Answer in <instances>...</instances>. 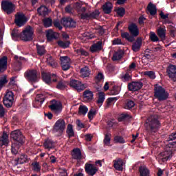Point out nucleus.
I'll use <instances>...</instances> for the list:
<instances>
[{
  "label": "nucleus",
  "mask_w": 176,
  "mask_h": 176,
  "mask_svg": "<svg viewBox=\"0 0 176 176\" xmlns=\"http://www.w3.org/2000/svg\"><path fill=\"white\" fill-rule=\"evenodd\" d=\"M32 35H34V32H32V28L29 26L23 32H20L19 30L14 28L11 32V37L13 41H19L21 39L24 42H30L32 41Z\"/></svg>",
  "instance_id": "f257e3e1"
},
{
  "label": "nucleus",
  "mask_w": 176,
  "mask_h": 176,
  "mask_svg": "<svg viewBox=\"0 0 176 176\" xmlns=\"http://www.w3.org/2000/svg\"><path fill=\"white\" fill-rule=\"evenodd\" d=\"M128 30L129 33L127 32H124L121 33V37L122 39H126L128 42L133 43L135 41V38L140 35V30L138 29V25H137L135 23H131L128 26Z\"/></svg>",
  "instance_id": "f03ea898"
},
{
  "label": "nucleus",
  "mask_w": 176,
  "mask_h": 176,
  "mask_svg": "<svg viewBox=\"0 0 176 176\" xmlns=\"http://www.w3.org/2000/svg\"><path fill=\"white\" fill-rule=\"evenodd\" d=\"M144 126L148 133H156L162 126V124L159 121V116L157 115L151 116L146 121Z\"/></svg>",
  "instance_id": "7ed1b4c3"
},
{
  "label": "nucleus",
  "mask_w": 176,
  "mask_h": 176,
  "mask_svg": "<svg viewBox=\"0 0 176 176\" xmlns=\"http://www.w3.org/2000/svg\"><path fill=\"white\" fill-rule=\"evenodd\" d=\"M168 96H170V94L163 87L159 84L154 85V97L158 100V101H166V100L168 98Z\"/></svg>",
  "instance_id": "20e7f679"
},
{
  "label": "nucleus",
  "mask_w": 176,
  "mask_h": 176,
  "mask_svg": "<svg viewBox=\"0 0 176 176\" xmlns=\"http://www.w3.org/2000/svg\"><path fill=\"white\" fill-rule=\"evenodd\" d=\"M24 78L30 82V83H36L39 82V76L38 75V71L35 69H28L24 73Z\"/></svg>",
  "instance_id": "39448f33"
},
{
  "label": "nucleus",
  "mask_w": 176,
  "mask_h": 176,
  "mask_svg": "<svg viewBox=\"0 0 176 176\" xmlns=\"http://www.w3.org/2000/svg\"><path fill=\"white\" fill-rule=\"evenodd\" d=\"M10 138H12L14 142L24 144L25 142V137L23 135L21 130H14L10 133Z\"/></svg>",
  "instance_id": "423d86ee"
},
{
  "label": "nucleus",
  "mask_w": 176,
  "mask_h": 176,
  "mask_svg": "<svg viewBox=\"0 0 176 176\" xmlns=\"http://www.w3.org/2000/svg\"><path fill=\"white\" fill-rule=\"evenodd\" d=\"M14 101V94L12 91H7L3 98V102L6 108H12Z\"/></svg>",
  "instance_id": "0eeeda50"
},
{
  "label": "nucleus",
  "mask_w": 176,
  "mask_h": 176,
  "mask_svg": "<svg viewBox=\"0 0 176 176\" xmlns=\"http://www.w3.org/2000/svg\"><path fill=\"white\" fill-rule=\"evenodd\" d=\"M42 78L43 82L46 83V85H52V82H57V75L56 74H52L50 72H43Z\"/></svg>",
  "instance_id": "6e6552de"
},
{
  "label": "nucleus",
  "mask_w": 176,
  "mask_h": 176,
  "mask_svg": "<svg viewBox=\"0 0 176 176\" xmlns=\"http://www.w3.org/2000/svg\"><path fill=\"white\" fill-rule=\"evenodd\" d=\"M1 6L2 10L6 12L7 14H12L14 12V4L12 1L3 0L1 1Z\"/></svg>",
  "instance_id": "1a4fd4ad"
},
{
  "label": "nucleus",
  "mask_w": 176,
  "mask_h": 176,
  "mask_svg": "<svg viewBox=\"0 0 176 176\" xmlns=\"http://www.w3.org/2000/svg\"><path fill=\"white\" fill-rule=\"evenodd\" d=\"M64 130H65V121L63 119L58 120L53 126L54 133L63 134V133H64Z\"/></svg>",
  "instance_id": "9d476101"
},
{
  "label": "nucleus",
  "mask_w": 176,
  "mask_h": 176,
  "mask_svg": "<svg viewBox=\"0 0 176 176\" xmlns=\"http://www.w3.org/2000/svg\"><path fill=\"white\" fill-rule=\"evenodd\" d=\"M27 21H28L27 16H25V14L23 13L17 12L16 14H15L14 23L17 27H23Z\"/></svg>",
  "instance_id": "9b49d317"
},
{
  "label": "nucleus",
  "mask_w": 176,
  "mask_h": 176,
  "mask_svg": "<svg viewBox=\"0 0 176 176\" xmlns=\"http://www.w3.org/2000/svg\"><path fill=\"white\" fill-rule=\"evenodd\" d=\"M45 99L46 96H45V94H37L35 100L33 101L34 108H41L42 107V104L45 102Z\"/></svg>",
  "instance_id": "f8f14e48"
},
{
  "label": "nucleus",
  "mask_w": 176,
  "mask_h": 176,
  "mask_svg": "<svg viewBox=\"0 0 176 176\" xmlns=\"http://www.w3.org/2000/svg\"><path fill=\"white\" fill-rule=\"evenodd\" d=\"M48 107L50 109H51V111H53L54 112H61L63 104L60 101L52 100L50 102V105Z\"/></svg>",
  "instance_id": "ddd939ff"
},
{
  "label": "nucleus",
  "mask_w": 176,
  "mask_h": 176,
  "mask_svg": "<svg viewBox=\"0 0 176 176\" xmlns=\"http://www.w3.org/2000/svg\"><path fill=\"white\" fill-rule=\"evenodd\" d=\"M60 23L66 28H75L76 27V22L71 17L62 19Z\"/></svg>",
  "instance_id": "4468645a"
},
{
  "label": "nucleus",
  "mask_w": 176,
  "mask_h": 176,
  "mask_svg": "<svg viewBox=\"0 0 176 176\" xmlns=\"http://www.w3.org/2000/svg\"><path fill=\"white\" fill-rule=\"evenodd\" d=\"M142 86H144V83L141 81H133L128 84V90L129 91H138L142 89Z\"/></svg>",
  "instance_id": "2eb2a0df"
},
{
  "label": "nucleus",
  "mask_w": 176,
  "mask_h": 176,
  "mask_svg": "<svg viewBox=\"0 0 176 176\" xmlns=\"http://www.w3.org/2000/svg\"><path fill=\"white\" fill-rule=\"evenodd\" d=\"M60 65L62 67V69L63 71H68V69L71 68V65H69L71 58H69L68 56H60Z\"/></svg>",
  "instance_id": "dca6fc26"
},
{
  "label": "nucleus",
  "mask_w": 176,
  "mask_h": 176,
  "mask_svg": "<svg viewBox=\"0 0 176 176\" xmlns=\"http://www.w3.org/2000/svg\"><path fill=\"white\" fill-rule=\"evenodd\" d=\"M166 73L172 80L176 82V66L174 65H169L166 68Z\"/></svg>",
  "instance_id": "f3484780"
},
{
  "label": "nucleus",
  "mask_w": 176,
  "mask_h": 176,
  "mask_svg": "<svg viewBox=\"0 0 176 176\" xmlns=\"http://www.w3.org/2000/svg\"><path fill=\"white\" fill-rule=\"evenodd\" d=\"M72 158L74 159V160H77V162H80V160H83L85 159V157L82 155V151H80V148H74L72 152Z\"/></svg>",
  "instance_id": "a211bd4d"
},
{
  "label": "nucleus",
  "mask_w": 176,
  "mask_h": 176,
  "mask_svg": "<svg viewBox=\"0 0 176 176\" xmlns=\"http://www.w3.org/2000/svg\"><path fill=\"white\" fill-rule=\"evenodd\" d=\"M30 162V158L27 154H21L16 159H15L16 164H25Z\"/></svg>",
  "instance_id": "6ab92c4d"
},
{
  "label": "nucleus",
  "mask_w": 176,
  "mask_h": 176,
  "mask_svg": "<svg viewBox=\"0 0 176 176\" xmlns=\"http://www.w3.org/2000/svg\"><path fill=\"white\" fill-rule=\"evenodd\" d=\"M69 86L78 90V91H82L83 90V85L82 82L78 80L72 79L69 82Z\"/></svg>",
  "instance_id": "aec40b11"
},
{
  "label": "nucleus",
  "mask_w": 176,
  "mask_h": 176,
  "mask_svg": "<svg viewBox=\"0 0 176 176\" xmlns=\"http://www.w3.org/2000/svg\"><path fill=\"white\" fill-rule=\"evenodd\" d=\"M167 141L168 142V146L169 148H176V131L168 135Z\"/></svg>",
  "instance_id": "412c9836"
},
{
  "label": "nucleus",
  "mask_w": 176,
  "mask_h": 176,
  "mask_svg": "<svg viewBox=\"0 0 176 176\" xmlns=\"http://www.w3.org/2000/svg\"><path fill=\"white\" fill-rule=\"evenodd\" d=\"M102 50V41H99L96 43H94L90 47V52L91 53H97V52H101Z\"/></svg>",
  "instance_id": "4be33fe9"
},
{
  "label": "nucleus",
  "mask_w": 176,
  "mask_h": 176,
  "mask_svg": "<svg viewBox=\"0 0 176 176\" xmlns=\"http://www.w3.org/2000/svg\"><path fill=\"white\" fill-rule=\"evenodd\" d=\"M173 157V151H165L160 153V159L164 163Z\"/></svg>",
  "instance_id": "5701e85b"
},
{
  "label": "nucleus",
  "mask_w": 176,
  "mask_h": 176,
  "mask_svg": "<svg viewBox=\"0 0 176 176\" xmlns=\"http://www.w3.org/2000/svg\"><path fill=\"white\" fill-rule=\"evenodd\" d=\"M141 46H142V39L138 37L136 42L132 45V50L137 53V52H140L141 50Z\"/></svg>",
  "instance_id": "b1692460"
},
{
  "label": "nucleus",
  "mask_w": 176,
  "mask_h": 176,
  "mask_svg": "<svg viewBox=\"0 0 176 176\" xmlns=\"http://www.w3.org/2000/svg\"><path fill=\"white\" fill-rule=\"evenodd\" d=\"M24 143H17V142H12L11 146V153L12 155H17L19 153V149H20L21 146H23Z\"/></svg>",
  "instance_id": "393cba45"
},
{
  "label": "nucleus",
  "mask_w": 176,
  "mask_h": 176,
  "mask_svg": "<svg viewBox=\"0 0 176 176\" xmlns=\"http://www.w3.org/2000/svg\"><path fill=\"white\" fill-rule=\"evenodd\" d=\"M8 69V57L3 56L0 59V72H5Z\"/></svg>",
  "instance_id": "a878e982"
},
{
  "label": "nucleus",
  "mask_w": 176,
  "mask_h": 176,
  "mask_svg": "<svg viewBox=\"0 0 176 176\" xmlns=\"http://www.w3.org/2000/svg\"><path fill=\"white\" fill-rule=\"evenodd\" d=\"M139 176H151V171L145 166H140L138 168Z\"/></svg>",
  "instance_id": "bb28decb"
},
{
  "label": "nucleus",
  "mask_w": 176,
  "mask_h": 176,
  "mask_svg": "<svg viewBox=\"0 0 176 176\" xmlns=\"http://www.w3.org/2000/svg\"><path fill=\"white\" fill-rule=\"evenodd\" d=\"M102 8L105 14H109L112 12V8H113V6L112 5V3L107 1L102 6Z\"/></svg>",
  "instance_id": "cd10ccee"
},
{
  "label": "nucleus",
  "mask_w": 176,
  "mask_h": 176,
  "mask_svg": "<svg viewBox=\"0 0 176 176\" xmlns=\"http://www.w3.org/2000/svg\"><path fill=\"white\" fill-rule=\"evenodd\" d=\"M167 30H166V28L160 27L157 30V35H158L159 38H161V41H166V33Z\"/></svg>",
  "instance_id": "c85d7f7f"
},
{
  "label": "nucleus",
  "mask_w": 176,
  "mask_h": 176,
  "mask_svg": "<svg viewBox=\"0 0 176 176\" xmlns=\"http://www.w3.org/2000/svg\"><path fill=\"white\" fill-rule=\"evenodd\" d=\"M147 10L150 13L151 16H155L157 13V8H156V5L150 2L147 6Z\"/></svg>",
  "instance_id": "c756f323"
},
{
  "label": "nucleus",
  "mask_w": 176,
  "mask_h": 176,
  "mask_svg": "<svg viewBox=\"0 0 176 176\" xmlns=\"http://www.w3.org/2000/svg\"><path fill=\"white\" fill-rule=\"evenodd\" d=\"M38 14L39 16L46 17L49 14V9L45 6H41L37 9Z\"/></svg>",
  "instance_id": "7c9ffc66"
},
{
  "label": "nucleus",
  "mask_w": 176,
  "mask_h": 176,
  "mask_svg": "<svg viewBox=\"0 0 176 176\" xmlns=\"http://www.w3.org/2000/svg\"><path fill=\"white\" fill-rule=\"evenodd\" d=\"M98 172V167L93 164H89V176H94Z\"/></svg>",
  "instance_id": "2f4dec72"
},
{
  "label": "nucleus",
  "mask_w": 176,
  "mask_h": 176,
  "mask_svg": "<svg viewBox=\"0 0 176 176\" xmlns=\"http://www.w3.org/2000/svg\"><path fill=\"white\" fill-rule=\"evenodd\" d=\"M113 166L117 171H122L123 170V160L119 159L114 161Z\"/></svg>",
  "instance_id": "473e14b6"
},
{
  "label": "nucleus",
  "mask_w": 176,
  "mask_h": 176,
  "mask_svg": "<svg viewBox=\"0 0 176 176\" xmlns=\"http://www.w3.org/2000/svg\"><path fill=\"white\" fill-rule=\"evenodd\" d=\"M46 38H47V40L49 42H50L54 39H56L57 36H56V33H54V32H53V30H49L47 31Z\"/></svg>",
  "instance_id": "72a5a7b5"
},
{
  "label": "nucleus",
  "mask_w": 176,
  "mask_h": 176,
  "mask_svg": "<svg viewBox=\"0 0 176 176\" xmlns=\"http://www.w3.org/2000/svg\"><path fill=\"white\" fill-rule=\"evenodd\" d=\"M123 54H124V52L123 51L120 50L118 52H116L112 57V60L113 61H118L123 57Z\"/></svg>",
  "instance_id": "f704fd0d"
},
{
  "label": "nucleus",
  "mask_w": 176,
  "mask_h": 176,
  "mask_svg": "<svg viewBox=\"0 0 176 176\" xmlns=\"http://www.w3.org/2000/svg\"><path fill=\"white\" fill-rule=\"evenodd\" d=\"M66 133L68 135V138H72V137H75V132H74V126H72V124H69L67 125Z\"/></svg>",
  "instance_id": "c9c22d12"
},
{
  "label": "nucleus",
  "mask_w": 176,
  "mask_h": 176,
  "mask_svg": "<svg viewBox=\"0 0 176 176\" xmlns=\"http://www.w3.org/2000/svg\"><path fill=\"white\" fill-rule=\"evenodd\" d=\"M97 115V107H91L89 111V120H93L96 116Z\"/></svg>",
  "instance_id": "e433bc0d"
},
{
  "label": "nucleus",
  "mask_w": 176,
  "mask_h": 176,
  "mask_svg": "<svg viewBox=\"0 0 176 176\" xmlns=\"http://www.w3.org/2000/svg\"><path fill=\"white\" fill-rule=\"evenodd\" d=\"M37 54L38 56L41 57V56H45L46 54V50L43 45H39L38 44L36 45Z\"/></svg>",
  "instance_id": "4c0bfd02"
},
{
  "label": "nucleus",
  "mask_w": 176,
  "mask_h": 176,
  "mask_svg": "<svg viewBox=\"0 0 176 176\" xmlns=\"http://www.w3.org/2000/svg\"><path fill=\"white\" fill-rule=\"evenodd\" d=\"M80 75L81 78H89V67L85 66L80 69Z\"/></svg>",
  "instance_id": "58836bf2"
},
{
  "label": "nucleus",
  "mask_w": 176,
  "mask_h": 176,
  "mask_svg": "<svg viewBox=\"0 0 176 176\" xmlns=\"http://www.w3.org/2000/svg\"><path fill=\"white\" fill-rule=\"evenodd\" d=\"M53 144H54L53 140L50 139H45L43 143V146L45 148V149H53Z\"/></svg>",
  "instance_id": "ea45409f"
},
{
  "label": "nucleus",
  "mask_w": 176,
  "mask_h": 176,
  "mask_svg": "<svg viewBox=\"0 0 176 176\" xmlns=\"http://www.w3.org/2000/svg\"><path fill=\"white\" fill-rule=\"evenodd\" d=\"M104 101H105V93L100 91L98 93L97 103L100 104V105H102V104H104Z\"/></svg>",
  "instance_id": "a19ab883"
},
{
  "label": "nucleus",
  "mask_w": 176,
  "mask_h": 176,
  "mask_svg": "<svg viewBox=\"0 0 176 176\" xmlns=\"http://www.w3.org/2000/svg\"><path fill=\"white\" fill-rule=\"evenodd\" d=\"M57 43L60 47H62V49H67V47H69V45H71V42L69 41H58Z\"/></svg>",
  "instance_id": "79ce46f5"
},
{
  "label": "nucleus",
  "mask_w": 176,
  "mask_h": 176,
  "mask_svg": "<svg viewBox=\"0 0 176 176\" xmlns=\"http://www.w3.org/2000/svg\"><path fill=\"white\" fill-rule=\"evenodd\" d=\"M120 92V89L118 86L114 85L113 88L110 90V92L109 94L110 96H116L117 94H119Z\"/></svg>",
  "instance_id": "37998d69"
},
{
  "label": "nucleus",
  "mask_w": 176,
  "mask_h": 176,
  "mask_svg": "<svg viewBox=\"0 0 176 176\" xmlns=\"http://www.w3.org/2000/svg\"><path fill=\"white\" fill-rule=\"evenodd\" d=\"M32 166H33V171H35L36 173H40L41 169L42 168V166H41V164L39 162H36L32 163Z\"/></svg>",
  "instance_id": "c03bdc74"
},
{
  "label": "nucleus",
  "mask_w": 176,
  "mask_h": 176,
  "mask_svg": "<svg viewBox=\"0 0 176 176\" xmlns=\"http://www.w3.org/2000/svg\"><path fill=\"white\" fill-rule=\"evenodd\" d=\"M47 63L49 64V65L52 67V68H56V67L57 65L56 62L54 61V59L53 58V56H50L47 58Z\"/></svg>",
  "instance_id": "a18cd8bd"
},
{
  "label": "nucleus",
  "mask_w": 176,
  "mask_h": 176,
  "mask_svg": "<svg viewBox=\"0 0 176 176\" xmlns=\"http://www.w3.org/2000/svg\"><path fill=\"white\" fill-rule=\"evenodd\" d=\"M114 141L116 144H126V140L120 135H116L114 137Z\"/></svg>",
  "instance_id": "49530a36"
},
{
  "label": "nucleus",
  "mask_w": 176,
  "mask_h": 176,
  "mask_svg": "<svg viewBox=\"0 0 176 176\" xmlns=\"http://www.w3.org/2000/svg\"><path fill=\"white\" fill-rule=\"evenodd\" d=\"M89 109L86 106H80L78 109L79 115H86Z\"/></svg>",
  "instance_id": "de8ad7c7"
},
{
  "label": "nucleus",
  "mask_w": 176,
  "mask_h": 176,
  "mask_svg": "<svg viewBox=\"0 0 176 176\" xmlns=\"http://www.w3.org/2000/svg\"><path fill=\"white\" fill-rule=\"evenodd\" d=\"M116 12L120 17H123L124 14H126V10L123 7L118 8Z\"/></svg>",
  "instance_id": "09e8293b"
},
{
  "label": "nucleus",
  "mask_w": 176,
  "mask_h": 176,
  "mask_svg": "<svg viewBox=\"0 0 176 176\" xmlns=\"http://www.w3.org/2000/svg\"><path fill=\"white\" fill-rule=\"evenodd\" d=\"M43 22L44 24V27L47 28L49 27H52L53 20H52V19H50V18H46V19H43Z\"/></svg>",
  "instance_id": "8fccbe9b"
},
{
  "label": "nucleus",
  "mask_w": 176,
  "mask_h": 176,
  "mask_svg": "<svg viewBox=\"0 0 176 176\" xmlns=\"http://www.w3.org/2000/svg\"><path fill=\"white\" fill-rule=\"evenodd\" d=\"M65 87H67V85L64 81L60 80L58 82L56 85V89H58V90H64L65 89Z\"/></svg>",
  "instance_id": "3c124183"
},
{
  "label": "nucleus",
  "mask_w": 176,
  "mask_h": 176,
  "mask_svg": "<svg viewBox=\"0 0 176 176\" xmlns=\"http://www.w3.org/2000/svg\"><path fill=\"white\" fill-rule=\"evenodd\" d=\"M149 38L151 42H159V37L156 35V33L153 32H150Z\"/></svg>",
  "instance_id": "603ef678"
},
{
  "label": "nucleus",
  "mask_w": 176,
  "mask_h": 176,
  "mask_svg": "<svg viewBox=\"0 0 176 176\" xmlns=\"http://www.w3.org/2000/svg\"><path fill=\"white\" fill-rule=\"evenodd\" d=\"M77 54H80V56H89V52H87L85 49L83 48H79L76 50Z\"/></svg>",
  "instance_id": "864d4df0"
},
{
  "label": "nucleus",
  "mask_w": 176,
  "mask_h": 176,
  "mask_svg": "<svg viewBox=\"0 0 176 176\" xmlns=\"http://www.w3.org/2000/svg\"><path fill=\"white\" fill-rule=\"evenodd\" d=\"M135 106V103L133 100H128L125 104V109H131Z\"/></svg>",
  "instance_id": "5fc2aeb1"
},
{
  "label": "nucleus",
  "mask_w": 176,
  "mask_h": 176,
  "mask_svg": "<svg viewBox=\"0 0 176 176\" xmlns=\"http://www.w3.org/2000/svg\"><path fill=\"white\" fill-rule=\"evenodd\" d=\"M144 75L146 76H148L150 79H155L156 78V75L153 71H147L144 72Z\"/></svg>",
  "instance_id": "6e6d98bb"
},
{
  "label": "nucleus",
  "mask_w": 176,
  "mask_h": 176,
  "mask_svg": "<svg viewBox=\"0 0 176 176\" xmlns=\"http://www.w3.org/2000/svg\"><path fill=\"white\" fill-rule=\"evenodd\" d=\"M14 60H16V65L18 67H19V68L21 67V65H23V63L21 61H23V60H24V58H23V57L19 58L18 56H15Z\"/></svg>",
  "instance_id": "4d7b16f0"
},
{
  "label": "nucleus",
  "mask_w": 176,
  "mask_h": 176,
  "mask_svg": "<svg viewBox=\"0 0 176 176\" xmlns=\"http://www.w3.org/2000/svg\"><path fill=\"white\" fill-rule=\"evenodd\" d=\"M100 16V11L95 10L94 12H91L89 14V19H97Z\"/></svg>",
  "instance_id": "13d9d810"
},
{
  "label": "nucleus",
  "mask_w": 176,
  "mask_h": 176,
  "mask_svg": "<svg viewBox=\"0 0 176 176\" xmlns=\"http://www.w3.org/2000/svg\"><path fill=\"white\" fill-rule=\"evenodd\" d=\"M104 74L101 72H99L96 77V82H100L102 80H104Z\"/></svg>",
  "instance_id": "bf43d9fd"
},
{
  "label": "nucleus",
  "mask_w": 176,
  "mask_h": 176,
  "mask_svg": "<svg viewBox=\"0 0 176 176\" xmlns=\"http://www.w3.org/2000/svg\"><path fill=\"white\" fill-rule=\"evenodd\" d=\"M6 83H8L6 76H4L0 79V90L3 87L4 85H6Z\"/></svg>",
  "instance_id": "052dcab7"
},
{
  "label": "nucleus",
  "mask_w": 176,
  "mask_h": 176,
  "mask_svg": "<svg viewBox=\"0 0 176 176\" xmlns=\"http://www.w3.org/2000/svg\"><path fill=\"white\" fill-rule=\"evenodd\" d=\"M53 24L56 28H58L60 31L63 30V26H61V23H60V21L58 20H55L53 22Z\"/></svg>",
  "instance_id": "680f3d73"
},
{
  "label": "nucleus",
  "mask_w": 176,
  "mask_h": 176,
  "mask_svg": "<svg viewBox=\"0 0 176 176\" xmlns=\"http://www.w3.org/2000/svg\"><path fill=\"white\" fill-rule=\"evenodd\" d=\"M103 142L105 145H108L111 143V136H109V134H106L104 135V139L103 140Z\"/></svg>",
  "instance_id": "e2e57ef3"
},
{
  "label": "nucleus",
  "mask_w": 176,
  "mask_h": 176,
  "mask_svg": "<svg viewBox=\"0 0 176 176\" xmlns=\"http://www.w3.org/2000/svg\"><path fill=\"white\" fill-rule=\"evenodd\" d=\"M130 116L128 115V114H122L120 118H119V120H120V122H122V120H127L129 119H130Z\"/></svg>",
  "instance_id": "0e129e2a"
},
{
  "label": "nucleus",
  "mask_w": 176,
  "mask_h": 176,
  "mask_svg": "<svg viewBox=\"0 0 176 176\" xmlns=\"http://www.w3.org/2000/svg\"><path fill=\"white\" fill-rule=\"evenodd\" d=\"M83 101H89V89L84 91L82 95Z\"/></svg>",
  "instance_id": "69168bd1"
},
{
  "label": "nucleus",
  "mask_w": 176,
  "mask_h": 176,
  "mask_svg": "<svg viewBox=\"0 0 176 176\" xmlns=\"http://www.w3.org/2000/svg\"><path fill=\"white\" fill-rule=\"evenodd\" d=\"M113 45H123L122 40L119 38H115L113 40Z\"/></svg>",
  "instance_id": "338daca9"
},
{
  "label": "nucleus",
  "mask_w": 176,
  "mask_h": 176,
  "mask_svg": "<svg viewBox=\"0 0 176 176\" xmlns=\"http://www.w3.org/2000/svg\"><path fill=\"white\" fill-rule=\"evenodd\" d=\"M175 34H176V28L174 27H172L170 30V35L171 38H175Z\"/></svg>",
  "instance_id": "774afa93"
}]
</instances>
